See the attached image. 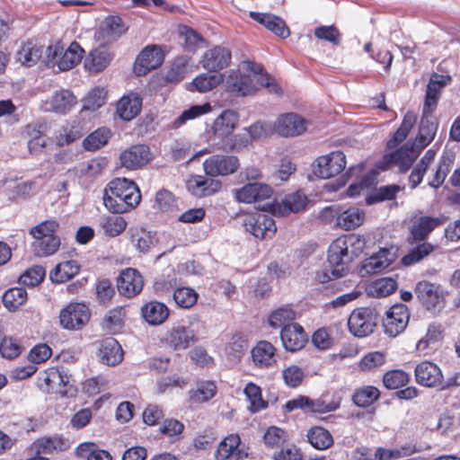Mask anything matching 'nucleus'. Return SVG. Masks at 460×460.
Instances as JSON below:
<instances>
[{"label": "nucleus", "mask_w": 460, "mask_h": 460, "mask_svg": "<svg viewBox=\"0 0 460 460\" xmlns=\"http://www.w3.org/2000/svg\"><path fill=\"white\" fill-rule=\"evenodd\" d=\"M416 382L426 387H438L443 383V375L438 366L431 361H422L414 369Z\"/></svg>", "instance_id": "6ab92c4d"}, {"label": "nucleus", "mask_w": 460, "mask_h": 460, "mask_svg": "<svg viewBox=\"0 0 460 460\" xmlns=\"http://www.w3.org/2000/svg\"><path fill=\"white\" fill-rule=\"evenodd\" d=\"M121 165L128 170H137L147 164L152 157L146 145H135L120 154Z\"/></svg>", "instance_id": "a211bd4d"}, {"label": "nucleus", "mask_w": 460, "mask_h": 460, "mask_svg": "<svg viewBox=\"0 0 460 460\" xmlns=\"http://www.w3.org/2000/svg\"><path fill=\"white\" fill-rule=\"evenodd\" d=\"M443 328L438 323L429 324L426 334L416 344V350L423 355H428L432 346L442 339Z\"/></svg>", "instance_id": "c9c22d12"}, {"label": "nucleus", "mask_w": 460, "mask_h": 460, "mask_svg": "<svg viewBox=\"0 0 460 460\" xmlns=\"http://www.w3.org/2000/svg\"><path fill=\"white\" fill-rule=\"evenodd\" d=\"M110 137V129L107 128H101L86 137L83 141V146L88 151H95L106 145Z\"/></svg>", "instance_id": "4d7b16f0"}, {"label": "nucleus", "mask_w": 460, "mask_h": 460, "mask_svg": "<svg viewBox=\"0 0 460 460\" xmlns=\"http://www.w3.org/2000/svg\"><path fill=\"white\" fill-rule=\"evenodd\" d=\"M141 108L142 99L139 94L130 93L118 102L117 113L122 119L129 121L139 114Z\"/></svg>", "instance_id": "c756f323"}, {"label": "nucleus", "mask_w": 460, "mask_h": 460, "mask_svg": "<svg viewBox=\"0 0 460 460\" xmlns=\"http://www.w3.org/2000/svg\"><path fill=\"white\" fill-rule=\"evenodd\" d=\"M99 225L105 235L115 237L125 231L128 223L126 219L120 216L104 215L100 217Z\"/></svg>", "instance_id": "79ce46f5"}, {"label": "nucleus", "mask_w": 460, "mask_h": 460, "mask_svg": "<svg viewBox=\"0 0 460 460\" xmlns=\"http://www.w3.org/2000/svg\"><path fill=\"white\" fill-rule=\"evenodd\" d=\"M232 59V53L228 48L215 46L202 55L200 64L202 67L209 72H218L226 68Z\"/></svg>", "instance_id": "4468645a"}, {"label": "nucleus", "mask_w": 460, "mask_h": 460, "mask_svg": "<svg viewBox=\"0 0 460 460\" xmlns=\"http://www.w3.org/2000/svg\"><path fill=\"white\" fill-rule=\"evenodd\" d=\"M239 165V159L236 156L223 155H212L203 163L206 174L211 177L233 174Z\"/></svg>", "instance_id": "9d476101"}, {"label": "nucleus", "mask_w": 460, "mask_h": 460, "mask_svg": "<svg viewBox=\"0 0 460 460\" xmlns=\"http://www.w3.org/2000/svg\"><path fill=\"white\" fill-rule=\"evenodd\" d=\"M251 358L257 368H270L277 363L276 349L270 341H260L251 349Z\"/></svg>", "instance_id": "5701e85b"}, {"label": "nucleus", "mask_w": 460, "mask_h": 460, "mask_svg": "<svg viewBox=\"0 0 460 460\" xmlns=\"http://www.w3.org/2000/svg\"><path fill=\"white\" fill-rule=\"evenodd\" d=\"M273 193L272 188L265 183H247L234 190V199L238 202L251 204L270 199Z\"/></svg>", "instance_id": "dca6fc26"}, {"label": "nucleus", "mask_w": 460, "mask_h": 460, "mask_svg": "<svg viewBox=\"0 0 460 460\" xmlns=\"http://www.w3.org/2000/svg\"><path fill=\"white\" fill-rule=\"evenodd\" d=\"M436 154L437 152L433 148L427 150L422 158L414 167L409 177L412 189L416 188L421 182L424 174L433 164Z\"/></svg>", "instance_id": "ea45409f"}, {"label": "nucleus", "mask_w": 460, "mask_h": 460, "mask_svg": "<svg viewBox=\"0 0 460 460\" xmlns=\"http://www.w3.org/2000/svg\"><path fill=\"white\" fill-rule=\"evenodd\" d=\"M59 224L57 220L48 219L31 227L30 230V234L32 236L33 239H44L45 237L49 236H58L56 233Z\"/></svg>", "instance_id": "0e129e2a"}, {"label": "nucleus", "mask_w": 460, "mask_h": 460, "mask_svg": "<svg viewBox=\"0 0 460 460\" xmlns=\"http://www.w3.org/2000/svg\"><path fill=\"white\" fill-rule=\"evenodd\" d=\"M165 343L175 350H184L196 341L191 330L177 325L169 329L164 337Z\"/></svg>", "instance_id": "bb28decb"}, {"label": "nucleus", "mask_w": 460, "mask_h": 460, "mask_svg": "<svg viewBox=\"0 0 460 460\" xmlns=\"http://www.w3.org/2000/svg\"><path fill=\"white\" fill-rule=\"evenodd\" d=\"M415 122H416V116L412 113H407L404 116L402 122L401 126L399 127V128L394 134L393 137L388 140L387 147L394 148L401 142H402L408 136L409 132L412 128Z\"/></svg>", "instance_id": "6e6d98bb"}, {"label": "nucleus", "mask_w": 460, "mask_h": 460, "mask_svg": "<svg viewBox=\"0 0 460 460\" xmlns=\"http://www.w3.org/2000/svg\"><path fill=\"white\" fill-rule=\"evenodd\" d=\"M249 347L248 341L240 334L234 335L226 347V354L232 361H239Z\"/></svg>", "instance_id": "603ef678"}, {"label": "nucleus", "mask_w": 460, "mask_h": 460, "mask_svg": "<svg viewBox=\"0 0 460 460\" xmlns=\"http://www.w3.org/2000/svg\"><path fill=\"white\" fill-rule=\"evenodd\" d=\"M377 323V314L375 309L360 307L355 309L348 319L349 330L356 337L363 338L374 332Z\"/></svg>", "instance_id": "423d86ee"}, {"label": "nucleus", "mask_w": 460, "mask_h": 460, "mask_svg": "<svg viewBox=\"0 0 460 460\" xmlns=\"http://www.w3.org/2000/svg\"><path fill=\"white\" fill-rule=\"evenodd\" d=\"M179 36L184 48L188 51H196L197 49L203 47L204 38L192 28L185 25L179 27Z\"/></svg>", "instance_id": "09e8293b"}, {"label": "nucleus", "mask_w": 460, "mask_h": 460, "mask_svg": "<svg viewBox=\"0 0 460 460\" xmlns=\"http://www.w3.org/2000/svg\"><path fill=\"white\" fill-rule=\"evenodd\" d=\"M308 442L316 449H326L333 444L331 433L319 426L311 428L307 432Z\"/></svg>", "instance_id": "49530a36"}, {"label": "nucleus", "mask_w": 460, "mask_h": 460, "mask_svg": "<svg viewBox=\"0 0 460 460\" xmlns=\"http://www.w3.org/2000/svg\"><path fill=\"white\" fill-rule=\"evenodd\" d=\"M443 220L437 217L423 216L416 218L411 226V233L415 240L422 241L438 226Z\"/></svg>", "instance_id": "473e14b6"}, {"label": "nucleus", "mask_w": 460, "mask_h": 460, "mask_svg": "<svg viewBox=\"0 0 460 460\" xmlns=\"http://www.w3.org/2000/svg\"><path fill=\"white\" fill-rule=\"evenodd\" d=\"M243 226L246 232L259 239L271 238L277 231L271 216L260 212L244 215Z\"/></svg>", "instance_id": "0eeeda50"}, {"label": "nucleus", "mask_w": 460, "mask_h": 460, "mask_svg": "<svg viewBox=\"0 0 460 460\" xmlns=\"http://www.w3.org/2000/svg\"><path fill=\"white\" fill-rule=\"evenodd\" d=\"M296 312L290 306H282L273 311L269 316V324L272 328H284V326L292 325V321L296 319Z\"/></svg>", "instance_id": "de8ad7c7"}, {"label": "nucleus", "mask_w": 460, "mask_h": 460, "mask_svg": "<svg viewBox=\"0 0 460 460\" xmlns=\"http://www.w3.org/2000/svg\"><path fill=\"white\" fill-rule=\"evenodd\" d=\"M410 319L408 307L403 304L393 305L386 313L384 320L385 332L390 337H396L402 332Z\"/></svg>", "instance_id": "f8f14e48"}, {"label": "nucleus", "mask_w": 460, "mask_h": 460, "mask_svg": "<svg viewBox=\"0 0 460 460\" xmlns=\"http://www.w3.org/2000/svg\"><path fill=\"white\" fill-rule=\"evenodd\" d=\"M226 84L229 92L240 96L252 95L260 86L275 94L281 93L275 78L264 73L259 64L250 61H244L239 70L230 71Z\"/></svg>", "instance_id": "f257e3e1"}, {"label": "nucleus", "mask_w": 460, "mask_h": 460, "mask_svg": "<svg viewBox=\"0 0 460 460\" xmlns=\"http://www.w3.org/2000/svg\"><path fill=\"white\" fill-rule=\"evenodd\" d=\"M60 246L58 236L33 239L31 248L36 256L47 257L54 254Z\"/></svg>", "instance_id": "c03bdc74"}, {"label": "nucleus", "mask_w": 460, "mask_h": 460, "mask_svg": "<svg viewBox=\"0 0 460 460\" xmlns=\"http://www.w3.org/2000/svg\"><path fill=\"white\" fill-rule=\"evenodd\" d=\"M155 208L161 212H173L176 202L172 193L167 190H160L155 194Z\"/></svg>", "instance_id": "338daca9"}, {"label": "nucleus", "mask_w": 460, "mask_h": 460, "mask_svg": "<svg viewBox=\"0 0 460 460\" xmlns=\"http://www.w3.org/2000/svg\"><path fill=\"white\" fill-rule=\"evenodd\" d=\"M98 357L102 364L115 366L123 359V350L119 343L110 337L101 341Z\"/></svg>", "instance_id": "c85d7f7f"}, {"label": "nucleus", "mask_w": 460, "mask_h": 460, "mask_svg": "<svg viewBox=\"0 0 460 460\" xmlns=\"http://www.w3.org/2000/svg\"><path fill=\"white\" fill-rule=\"evenodd\" d=\"M396 259L394 249L382 248L363 261L359 272L362 277L378 274L388 268Z\"/></svg>", "instance_id": "ddd939ff"}, {"label": "nucleus", "mask_w": 460, "mask_h": 460, "mask_svg": "<svg viewBox=\"0 0 460 460\" xmlns=\"http://www.w3.org/2000/svg\"><path fill=\"white\" fill-rule=\"evenodd\" d=\"M365 220V212L358 208L349 207L344 208L341 207L339 223L337 227L349 231L360 226Z\"/></svg>", "instance_id": "f704fd0d"}, {"label": "nucleus", "mask_w": 460, "mask_h": 460, "mask_svg": "<svg viewBox=\"0 0 460 460\" xmlns=\"http://www.w3.org/2000/svg\"><path fill=\"white\" fill-rule=\"evenodd\" d=\"M239 116L232 110L224 111L213 123L215 136L223 138L232 134L238 124Z\"/></svg>", "instance_id": "2f4dec72"}, {"label": "nucleus", "mask_w": 460, "mask_h": 460, "mask_svg": "<svg viewBox=\"0 0 460 460\" xmlns=\"http://www.w3.org/2000/svg\"><path fill=\"white\" fill-rule=\"evenodd\" d=\"M79 271V265L75 261H66L58 263L50 272L53 282L63 283L74 278Z\"/></svg>", "instance_id": "37998d69"}, {"label": "nucleus", "mask_w": 460, "mask_h": 460, "mask_svg": "<svg viewBox=\"0 0 460 460\" xmlns=\"http://www.w3.org/2000/svg\"><path fill=\"white\" fill-rule=\"evenodd\" d=\"M431 114L432 113H423L420 120L417 143H414L420 150L428 146L436 135L438 125Z\"/></svg>", "instance_id": "4c0bfd02"}, {"label": "nucleus", "mask_w": 460, "mask_h": 460, "mask_svg": "<svg viewBox=\"0 0 460 460\" xmlns=\"http://www.w3.org/2000/svg\"><path fill=\"white\" fill-rule=\"evenodd\" d=\"M414 292L426 310L436 314L444 308L447 292L439 284L421 280L416 284Z\"/></svg>", "instance_id": "20e7f679"}, {"label": "nucleus", "mask_w": 460, "mask_h": 460, "mask_svg": "<svg viewBox=\"0 0 460 460\" xmlns=\"http://www.w3.org/2000/svg\"><path fill=\"white\" fill-rule=\"evenodd\" d=\"M143 287V277L137 270L128 268L120 272L118 279V290L121 295L134 297L142 291Z\"/></svg>", "instance_id": "412c9836"}, {"label": "nucleus", "mask_w": 460, "mask_h": 460, "mask_svg": "<svg viewBox=\"0 0 460 460\" xmlns=\"http://www.w3.org/2000/svg\"><path fill=\"white\" fill-rule=\"evenodd\" d=\"M164 61V54L160 48L155 45L147 46L138 55L135 66L136 72L145 74L146 71L155 69Z\"/></svg>", "instance_id": "a878e982"}, {"label": "nucleus", "mask_w": 460, "mask_h": 460, "mask_svg": "<svg viewBox=\"0 0 460 460\" xmlns=\"http://www.w3.org/2000/svg\"><path fill=\"white\" fill-rule=\"evenodd\" d=\"M27 300V292L22 288H13L5 291L3 296L4 305L9 311H14Z\"/></svg>", "instance_id": "13d9d810"}, {"label": "nucleus", "mask_w": 460, "mask_h": 460, "mask_svg": "<svg viewBox=\"0 0 460 460\" xmlns=\"http://www.w3.org/2000/svg\"><path fill=\"white\" fill-rule=\"evenodd\" d=\"M222 184L219 181L207 179L202 175L191 176L187 181V188L192 195L196 197L210 196L221 189Z\"/></svg>", "instance_id": "cd10ccee"}, {"label": "nucleus", "mask_w": 460, "mask_h": 460, "mask_svg": "<svg viewBox=\"0 0 460 460\" xmlns=\"http://www.w3.org/2000/svg\"><path fill=\"white\" fill-rule=\"evenodd\" d=\"M244 394L250 402L249 409L257 412L267 407V402L261 397V387L253 383H248L244 387Z\"/></svg>", "instance_id": "bf43d9fd"}, {"label": "nucleus", "mask_w": 460, "mask_h": 460, "mask_svg": "<svg viewBox=\"0 0 460 460\" xmlns=\"http://www.w3.org/2000/svg\"><path fill=\"white\" fill-rule=\"evenodd\" d=\"M241 438L237 434L226 437L219 444L216 452L217 460H242L247 454L240 447Z\"/></svg>", "instance_id": "b1692460"}, {"label": "nucleus", "mask_w": 460, "mask_h": 460, "mask_svg": "<svg viewBox=\"0 0 460 460\" xmlns=\"http://www.w3.org/2000/svg\"><path fill=\"white\" fill-rule=\"evenodd\" d=\"M280 339L286 350L294 352L301 349L307 341V335L303 327L297 323L284 326Z\"/></svg>", "instance_id": "393cba45"}, {"label": "nucleus", "mask_w": 460, "mask_h": 460, "mask_svg": "<svg viewBox=\"0 0 460 460\" xmlns=\"http://www.w3.org/2000/svg\"><path fill=\"white\" fill-rule=\"evenodd\" d=\"M131 241L136 248L141 252H146L156 243L155 236L150 231L136 229L131 234Z\"/></svg>", "instance_id": "052dcab7"}, {"label": "nucleus", "mask_w": 460, "mask_h": 460, "mask_svg": "<svg viewBox=\"0 0 460 460\" xmlns=\"http://www.w3.org/2000/svg\"><path fill=\"white\" fill-rule=\"evenodd\" d=\"M450 81L451 77L449 75L439 74L431 75L426 89L422 113H432L436 110L441 91Z\"/></svg>", "instance_id": "f3484780"}, {"label": "nucleus", "mask_w": 460, "mask_h": 460, "mask_svg": "<svg viewBox=\"0 0 460 460\" xmlns=\"http://www.w3.org/2000/svg\"><path fill=\"white\" fill-rule=\"evenodd\" d=\"M307 204L306 196L301 191H296L285 196L281 202L268 205L269 210L278 216H287L303 210Z\"/></svg>", "instance_id": "aec40b11"}, {"label": "nucleus", "mask_w": 460, "mask_h": 460, "mask_svg": "<svg viewBox=\"0 0 460 460\" xmlns=\"http://www.w3.org/2000/svg\"><path fill=\"white\" fill-rule=\"evenodd\" d=\"M111 54L105 47H100L89 53L85 58L84 66L92 72L98 73L103 70L111 62Z\"/></svg>", "instance_id": "a19ab883"}, {"label": "nucleus", "mask_w": 460, "mask_h": 460, "mask_svg": "<svg viewBox=\"0 0 460 460\" xmlns=\"http://www.w3.org/2000/svg\"><path fill=\"white\" fill-rule=\"evenodd\" d=\"M141 314L150 325H160L169 317L170 310L166 305L158 301H150L141 307Z\"/></svg>", "instance_id": "7c9ffc66"}, {"label": "nucleus", "mask_w": 460, "mask_h": 460, "mask_svg": "<svg viewBox=\"0 0 460 460\" xmlns=\"http://www.w3.org/2000/svg\"><path fill=\"white\" fill-rule=\"evenodd\" d=\"M172 298L179 307L190 309L196 305L199 294L190 287H181L174 289Z\"/></svg>", "instance_id": "3c124183"}, {"label": "nucleus", "mask_w": 460, "mask_h": 460, "mask_svg": "<svg viewBox=\"0 0 460 460\" xmlns=\"http://www.w3.org/2000/svg\"><path fill=\"white\" fill-rule=\"evenodd\" d=\"M434 245L429 243H422L414 247L407 255L402 258V263L410 266L423 260L434 251Z\"/></svg>", "instance_id": "69168bd1"}, {"label": "nucleus", "mask_w": 460, "mask_h": 460, "mask_svg": "<svg viewBox=\"0 0 460 460\" xmlns=\"http://www.w3.org/2000/svg\"><path fill=\"white\" fill-rule=\"evenodd\" d=\"M251 16L276 35L285 39L289 35L286 22L279 16L270 13H252Z\"/></svg>", "instance_id": "72a5a7b5"}, {"label": "nucleus", "mask_w": 460, "mask_h": 460, "mask_svg": "<svg viewBox=\"0 0 460 460\" xmlns=\"http://www.w3.org/2000/svg\"><path fill=\"white\" fill-rule=\"evenodd\" d=\"M46 53L49 62L57 65L59 70L66 71L80 63L84 50L74 41L66 49L59 43L49 46Z\"/></svg>", "instance_id": "39448f33"}, {"label": "nucleus", "mask_w": 460, "mask_h": 460, "mask_svg": "<svg viewBox=\"0 0 460 460\" xmlns=\"http://www.w3.org/2000/svg\"><path fill=\"white\" fill-rule=\"evenodd\" d=\"M82 137L81 131L75 126L62 127L56 135V144L58 146H68Z\"/></svg>", "instance_id": "774afa93"}, {"label": "nucleus", "mask_w": 460, "mask_h": 460, "mask_svg": "<svg viewBox=\"0 0 460 460\" xmlns=\"http://www.w3.org/2000/svg\"><path fill=\"white\" fill-rule=\"evenodd\" d=\"M453 164L454 156L448 153L443 154L437 165L432 168V179L429 181L428 184L433 188L440 187L448 174Z\"/></svg>", "instance_id": "58836bf2"}, {"label": "nucleus", "mask_w": 460, "mask_h": 460, "mask_svg": "<svg viewBox=\"0 0 460 460\" xmlns=\"http://www.w3.org/2000/svg\"><path fill=\"white\" fill-rule=\"evenodd\" d=\"M90 318L88 307L80 303L69 304L61 310L59 314L60 324L67 330L82 328Z\"/></svg>", "instance_id": "9b49d317"}, {"label": "nucleus", "mask_w": 460, "mask_h": 460, "mask_svg": "<svg viewBox=\"0 0 460 460\" xmlns=\"http://www.w3.org/2000/svg\"><path fill=\"white\" fill-rule=\"evenodd\" d=\"M366 240L356 234H344L336 238L328 249V262L333 268L335 277H342L346 271L345 264L358 257L364 251Z\"/></svg>", "instance_id": "7ed1b4c3"}, {"label": "nucleus", "mask_w": 460, "mask_h": 460, "mask_svg": "<svg viewBox=\"0 0 460 460\" xmlns=\"http://www.w3.org/2000/svg\"><path fill=\"white\" fill-rule=\"evenodd\" d=\"M75 454L87 460H112L109 452L97 448L94 443H81L76 447Z\"/></svg>", "instance_id": "5fc2aeb1"}, {"label": "nucleus", "mask_w": 460, "mask_h": 460, "mask_svg": "<svg viewBox=\"0 0 460 460\" xmlns=\"http://www.w3.org/2000/svg\"><path fill=\"white\" fill-rule=\"evenodd\" d=\"M345 166V155L341 151H334L317 158L314 172L323 179H329L341 172Z\"/></svg>", "instance_id": "1a4fd4ad"}, {"label": "nucleus", "mask_w": 460, "mask_h": 460, "mask_svg": "<svg viewBox=\"0 0 460 460\" xmlns=\"http://www.w3.org/2000/svg\"><path fill=\"white\" fill-rule=\"evenodd\" d=\"M224 80L222 74L202 73L192 81V85L199 93H207L219 85Z\"/></svg>", "instance_id": "864d4df0"}, {"label": "nucleus", "mask_w": 460, "mask_h": 460, "mask_svg": "<svg viewBox=\"0 0 460 460\" xmlns=\"http://www.w3.org/2000/svg\"><path fill=\"white\" fill-rule=\"evenodd\" d=\"M420 152L419 146L407 143L398 150L384 156L385 165L383 169L397 167L401 172H404L412 165Z\"/></svg>", "instance_id": "6e6552de"}, {"label": "nucleus", "mask_w": 460, "mask_h": 460, "mask_svg": "<svg viewBox=\"0 0 460 460\" xmlns=\"http://www.w3.org/2000/svg\"><path fill=\"white\" fill-rule=\"evenodd\" d=\"M43 46L35 41L30 40L22 44L17 51V60L26 66L35 65L42 57Z\"/></svg>", "instance_id": "e433bc0d"}, {"label": "nucleus", "mask_w": 460, "mask_h": 460, "mask_svg": "<svg viewBox=\"0 0 460 460\" xmlns=\"http://www.w3.org/2000/svg\"><path fill=\"white\" fill-rule=\"evenodd\" d=\"M217 394V385L212 381H200L197 388L190 392V400L194 403L208 402Z\"/></svg>", "instance_id": "8fccbe9b"}, {"label": "nucleus", "mask_w": 460, "mask_h": 460, "mask_svg": "<svg viewBox=\"0 0 460 460\" xmlns=\"http://www.w3.org/2000/svg\"><path fill=\"white\" fill-rule=\"evenodd\" d=\"M397 288L396 281L392 278H382L372 282L367 288V294L373 297H385Z\"/></svg>", "instance_id": "a18cd8bd"}, {"label": "nucleus", "mask_w": 460, "mask_h": 460, "mask_svg": "<svg viewBox=\"0 0 460 460\" xmlns=\"http://www.w3.org/2000/svg\"><path fill=\"white\" fill-rule=\"evenodd\" d=\"M63 445V440L59 438L45 437L37 439L32 445V449L38 455H47L51 454L56 450H61Z\"/></svg>", "instance_id": "680f3d73"}, {"label": "nucleus", "mask_w": 460, "mask_h": 460, "mask_svg": "<svg viewBox=\"0 0 460 460\" xmlns=\"http://www.w3.org/2000/svg\"><path fill=\"white\" fill-rule=\"evenodd\" d=\"M306 121L296 113H286L279 116L274 124L277 133L284 137L301 135L306 129Z\"/></svg>", "instance_id": "4be33fe9"}, {"label": "nucleus", "mask_w": 460, "mask_h": 460, "mask_svg": "<svg viewBox=\"0 0 460 460\" xmlns=\"http://www.w3.org/2000/svg\"><path fill=\"white\" fill-rule=\"evenodd\" d=\"M379 397V391L375 386H366L358 389L353 394V402L359 407H367Z\"/></svg>", "instance_id": "e2e57ef3"}, {"label": "nucleus", "mask_w": 460, "mask_h": 460, "mask_svg": "<svg viewBox=\"0 0 460 460\" xmlns=\"http://www.w3.org/2000/svg\"><path fill=\"white\" fill-rule=\"evenodd\" d=\"M76 104V97L69 90L56 91L49 100L43 101L40 109L45 112L68 113Z\"/></svg>", "instance_id": "2eb2a0df"}, {"label": "nucleus", "mask_w": 460, "mask_h": 460, "mask_svg": "<svg viewBox=\"0 0 460 460\" xmlns=\"http://www.w3.org/2000/svg\"><path fill=\"white\" fill-rule=\"evenodd\" d=\"M141 200V194L136 183L126 178L111 181L105 189L103 204L114 214L127 213L137 207Z\"/></svg>", "instance_id": "f03ea898"}]
</instances>
